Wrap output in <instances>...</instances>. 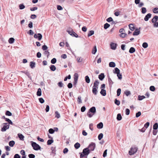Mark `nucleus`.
<instances>
[{
    "mask_svg": "<svg viewBox=\"0 0 158 158\" xmlns=\"http://www.w3.org/2000/svg\"><path fill=\"white\" fill-rule=\"evenodd\" d=\"M36 94L39 96H40L41 95V90L40 88H39L38 89Z\"/></svg>",
    "mask_w": 158,
    "mask_h": 158,
    "instance_id": "nucleus-18",
    "label": "nucleus"
},
{
    "mask_svg": "<svg viewBox=\"0 0 158 158\" xmlns=\"http://www.w3.org/2000/svg\"><path fill=\"white\" fill-rule=\"evenodd\" d=\"M158 128V124L157 123H155L153 126V130H156Z\"/></svg>",
    "mask_w": 158,
    "mask_h": 158,
    "instance_id": "nucleus-28",
    "label": "nucleus"
},
{
    "mask_svg": "<svg viewBox=\"0 0 158 158\" xmlns=\"http://www.w3.org/2000/svg\"><path fill=\"white\" fill-rule=\"evenodd\" d=\"M158 19V16L156 15H155L154 16L152 20V22L153 23H155Z\"/></svg>",
    "mask_w": 158,
    "mask_h": 158,
    "instance_id": "nucleus-12",
    "label": "nucleus"
},
{
    "mask_svg": "<svg viewBox=\"0 0 158 158\" xmlns=\"http://www.w3.org/2000/svg\"><path fill=\"white\" fill-rule=\"evenodd\" d=\"M121 89L120 88L118 89L117 91V95L118 96H119L121 94Z\"/></svg>",
    "mask_w": 158,
    "mask_h": 158,
    "instance_id": "nucleus-45",
    "label": "nucleus"
},
{
    "mask_svg": "<svg viewBox=\"0 0 158 158\" xmlns=\"http://www.w3.org/2000/svg\"><path fill=\"white\" fill-rule=\"evenodd\" d=\"M114 70L115 72H114V73L117 74V76L119 79H122V75L120 73L119 69L117 68H115L114 69Z\"/></svg>",
    "mask_w": 158,
    "mask_h": 158,
    "instance_id": "nucleus-4",
    "label": "nucleus"
},
{
    "mask_svg": "<svg viewBox=\"0 0 158 158\" xmlns=\"http://www.w3.org/2000/svg\"><path fill=\"white\" fill-rule=\"evenodd\" d=\"M56 62V60L55 58H53L51 60V63L52 64H55Z\"/></svg>",
    "mask_w": 158,
    "mask_h": 158,
    "instance_id": "nucleus-48",
    "label": "nucleus"
},
{
    "mask_svg": "<svg viewBox=\"0 0 158 158\" xmlns=\"http://www.w3.org/2000/svg\"><path fill=\"white\" fill-rule=\"evenodd\" d=\"M18 136L21 140H23L24 138V136L21 134H18Z\"/></svg>",
    "mask_w": 158,
    "mask_h": 158,
    "instance_id": "nucleus-31",
    "label": "nucleus"
},
{
    "mask_svg": "<svg viewBox=\"0 0 158 158\" xmlns=\"http://www.w3.org/2000/svg\"><path fill=\"white\" fill-rule=\"evenodd\" d=\"M113 19L112 18L110 17L106 19V21L109 22H111L112 21H113Z\"/></svg>",
    "mask_w": 158,
    "mask_h": 158,
    "instance_id": "nucleus-62",
    "label": "nucleus"
},
{
    "mask_svg": "<svg viewBox=\"0 0 158 158\" xmlns=\"http://www.w3.org/2000/svg\"><path fill=\"white\" fill-rule=\"evenodd\" d=\"M90 153V150L88 148H85L83 150L82 152V153H80V154L81 155V157L87 156Z\"/></svg>",
    "mask_w": 158,
    "mask_h": 158,
    "instance_id": "nucleus-2",
    "label": "nucleus"
},
{
    "mask_svg": "<svg viewBox=\"0 0 158 158\" xmlns=\"http://www.w3.org/2000/svg\"><path fill=\"white\" fill-rule=\"evenodd\" d=\"M135 48L133 47H131L130 48L129 50V52L131 53H132L134 52H135Z\"/></svg>",
    "mask_w": 158,
    "mask_h": 158,
    "instance_id": "nucleus-21",
    "label": "nucleus"
},
{
    "mask_svg": "<svg viewBox=\"0 0 158 158\" xmlns=\"http://www.w3.org/2000/svg\"><path fill=\"white\" fill-rule=\"evenodd\" d=\"M141 115V112L140 111H139L136 114V118H138L139 116H140Z\"/></svg>",
    "mask_w": 158,
    "mask_h": 158,
    "instance_id": "nucleus-57",
    "label": "nucleus"
},
{
    "mask_svg": "<svg viewBox=\"0 0 158 158\" xmlns=\"http://www.w3.org/2000/svg\"><path fill=\"white\" fill-rule=\"evenodd\" d=\"M129 29L131 31H134L135 29V27L133 24H130L129 25Z\"/></svg>",
    "mask_w": 158,
    "mask_h": 158,
    "instance_id": "nucleus-17",
    "label": "nucleus"
},
{
    "mask_svg": "<svg viewBox=\"0 0 158 158\" xmlns=\"http://www.w3.org/2000/svg\"><path fill=\"white\" fill-rule=\"evenodd\" d=\"M48 48V47L47 46L45 45H44L42 47V49L44 51H46Z\"/></svg>",
    "mask_w": 158,
    "mask_h": 158,
    "instance_id": "nucleus-51",
    "label": "nucleus"
},
{
    "mask_svg": "<svg viewBox=\"0 0 158 158\" xmlns=\"http://www.w3.org/2000/svg\"><path fill=\"white\" fill-rule=\"evenodd\" d=\"M89 112L95 114L96 112V108L94 106H93L89 109Z\"/></svg>",
    "mask_w": 158,
    "mask_h": 158,
    "instance_id": "nucleus-9",
    "label": "nucleus"
},
{
    "mask_svg": "<svg viewBox=\"0 0 158 158\" xmlns=\"http://www.w3.org/2000/svg\"><path fill=\"white\" fill-rule=\"evenodd\" d=\"M15 144V142L13 140L10 141L9 143V145L11 147H13Z\"/></svg>",
    "mask_w": 158,
    "mask_h": 158,
    "instance_id": "nucleus-20",
    "label": "nucleus"
},
{
    "mask_svg": "<svg viewBox=\"0 0 158 158\" xmlns=\"http://www.w3.org/2000/svg\"><path fill=\"white\" fill-rule=\"evenodd\" d=\"M6 115L10 116L12 115V113L9 111H6Z\"/></svg>",
    "mask_w": 158,
    "mask_h": 158,
    "instance_id": "nucleus-49",
    "label": "nucleus"
},
{
    "mask_svg": "<svg viewBox=\"0 0 158 158\" xmlns=\"http://www.w3.org/2000/svg\"><path fill=\"white\" fill-rule=\"evenodd\" d=\"M53 142V140L52 139H49L47 141V144L48 145H51Z\"/></svg>",
    "mask_w": 158,
    "mask_h": 158,
    "instance_id": "nucleus-38",
    "label": "nucleus"
},
{
    "mask_svg": "<svg viewBox=\"0 0 158 158\" xmlns=\"http://www.w3.org/2000/svg\"><path fill=\"white\" fill-rule=\"evenodd\" d=\"M94 34V31L93 30H91L89 31L88 33V37H89Z\"/></svg>",
    "mask_w": 158,
    "mask_h": 158,
    "instance_id": "nucleus-25",
    "label": "nucleus"
},
{
    "mask_svg": "<svg viewBox=\"0 0 158 158\" xmlns=\"http://www.w3.org/2000/svg\"><path fill=\"white\" fill-rule=\"evenodd\" d=\"M115 64L114 62H111L109 63V66L111 67H114L115 66Z\"/></svg>",
    "mask_w": 158,
    "mask_h": 158,
    "instance_id": "nucleus-19",
    "label": "nucleus"
},
{
    "mask_svg": "<svg viewBox=\"0 0 158 158\" xmlns=\"http://www.w3.org/2000/svg\"><path fill=\"white\" fill-rule=\"evenodd\" d=\"M148 46V44L146 42H144L142 44V47L145 48H147Z\"/></svg>",
    "mask_w": 158,
    "mask_h": 158,
    "instance_id": "nucleus-34",
    "label": "nucleus"
},
{
    "mask_svg": "<svg viewBox=\"0 0 158 158\" xmlns=\"http://www.w3.org/2000/svg\"><path fill=\"white\" fill-rule=\"evenodd\" d=\"M35 63L33 61H31L30 62V66L31 68H33L35 67Z\"/></svg>",
    "mask_w": 158,
    "mask_h": 158,
    "instance_id": "nucleus-24",
    "label": "nucleus"
},
{
    "mask_svg": "<svg viewBox=\"0 0 158 158\" xmlns=\"http://www.w3.org/2000/svg\"><path fill=\"white\" fill-rule=\"evenodd\" d=\"M147 12V10L146 8L145 7H142V13L144 14L145 13Z\"/></svg>",
    "mask_w": 158,
    "mask_h": 158,
    "instance_id": "nucleus-43",
    "label": "nucleus"
},
{
    "mask_svg": "<svg viewBox=\"0 0 158 158\" xmlns=\"http://www.w3.org/2000/svg\"><path fill=\"white\" fill-rule=\"evenodd\" d=\"M99 84V82L98 80H96L94 83V85L93 87L92 92L93 94L96 95L98 92L97 89L98 88V86Z\"/></svg>",
    "mask_w": 158,
    "mask_h": 158,
    "instance_id": "nucleus-1",
    "label": "nucleus"
},
{
    "mask_svg": "<svg viewBox=\"0 0 158 158\" xmlns=\"http://www.w3.org/2000/svg\"><path fill=\"white\" fill-rule=\"evenodd\" d=\"M78 75L77 73H75L74 74V80H78Z\"/></svg>",
    "mask_w": 158,
    "mask_h": 158,
    "instance_id": "nucleus-36",
    "label": "nucleus"
},
{
    "mask_svg": "<svg viewBox=\"0 0 158 158\" xmlns=\"http://www.w3.org/2000/svg\"><path fill=\"white\" fill-rule=\"evenodd\" d=\"M55 117L58 118L60 117V114L57 111H56L55 112Z\"/></svg>",
    "mask_w": 158,
    "mask_h": 158,
    "instance_id": "nucleus-32",
    "label": "nucleus"
},
{
    "mask_svg": "<svg viewBox=\"0 0 158 158\" xmlns=\"http://www.w3.org/2000/svg\"><path fill=\"white\" fill-rule=\"evenodd\" d=\"M15 41V39L13 38H10L8 40L9 43L10 44H12L14 43Z\"/></svg>",
    "mask_w": 158,
    "mask_h": 158,
    "instance_id": "nucleus-27",
    "label": "nucleus"
},
{
    "mask_svg": "<svg viewBox=\"0 0 158 158\" xmlns=\"http://www.w3.org/2000/svg\"><path fill=\"white\" fill-rule=\"evenodd\" d=\"M110 46L112 49L114 50L116 48L117 44L114 43H111L110 44Z\"/></svg>",
    "mask_w": 158,
    "mask_h": 158,
    "instance_id": "nucleus-10",
    "label": "nucleus"
},
{
    "mask_svg": "<svg viewBox=\"0 0 158 158\" xmlns=\"http://www.w3.org/2000/svg\"><path fill=\"white\" fill-rule=\"evenodd\" d=\"M107 151V149H106L104 151L103 155V157H105L106 156Z\"/></svg>",
    "mask_w": 158,
    "mask_h": 158,
    "instance_id": "nucleus-58",
    "label": "nucleus"
},
{
    "mask_svg": "<svg viewBox=\"0 0 158 158\" xmlns=\"http://www.w3.org/2000/svg\"><path fill=\"white\" fill-rule=\"evenodd\" d=\"M140 32V31L138 29H136L133 33V35H138L139 34Z\"/></svg>",
    "mask_w": 158,
    "mask_h": 158,
    "instance_id": "nucleus-14",
    "label": "nucleus"
},
{
    "mask_svg": "<svg viewBox=\"0 0 158 158\" xmlns=\"http://www.w3.org/2000/svg\"><path fill=\"white\" fill-rule=\"evenodd\" d=\"M104 77L105 76L103 73H101L98 76V78L101 81H102Z\"/></svg>",
    "mask_w": 158,
    "mask_h": 158,
    "instance_id": "nucleus-13",
    "label": "nucleus"
},
{
    "mask_svg": "<svg viewBox=\"0 0 158 158\" xmlns=\"http://www.w3.org/2000/svg\"><path fill=\"white\" fill-rule=\"evenodd\" d=\"M138 100L140 101L142 100L143 99L145 98V97L143 95H142V96L139 95V96H138Z\"/></svg>",
    "mask_w": 158,
    "mask_h": 158,
    "instance_id": "nucleus-35",
    "label": "nucleus"
},
{
    "mask_svg": "<svg viewBox=\"0 0 158 158\" xmlns=\"http://www.w3.org/2000/svg\"><path fill=\"white\" fill-rule=\"evenodd\" d=\"M27 33L29 35H31L34 34V32L31 30H30L29 31L27 32Z\"/></svg>",
    "mask_w": 158,
    "mask_h": 158,
    "instance_id": "nucleus-63",
    "label": "nucleus"
},
{
    "mask_svg": "<svg viewBox=\"0 0 158 158\" xmlns=\"http://www.w3.org/2000/svg\"><path fill=\"white\" fill-rule=\"evenodd\" d=\"M90 112H88L87 114V115L89 117V118H91L92 117L93 115L94 114H90Z\"/></svg>",
    "mask_w": 158,
    "mask_h": 158,
    "instance_id": "nucleus-54",
    "label": "nucleus"
},
{
    "mask_svg": "<svg viewBox=\"0 0 158 158\" xmlns=\"http://www.w3.org/2000/svg\"><path fill=\"white\" fill-rule=\"evenodd\" d=\"M153 13H158V8L156 7L152 10Z\"/></svg>",
    "mask_w": 158,
    "mask_h": 158,
    "instance_id": "nucleus-44",
    "label": "nucleus"
},
{
    "mask_svg": "<svg viewBox=\"0 0 158 158\" xmlns=\"http://www.w3.org/2000/svg\"><path fill=\"white\" fill-rule=\"evenodd\" d=\"M110 25L108 23H106L104 24V28L105 29H106L109 27Z\"/></svg>",
    "mask_w": 158,
    "mask_h": 158,
    "instance_id": "nucleus-37",
    "label": "nucleus"
},
{
    "mask_svg": "<svg viewBox=\"0 0 158 158\" xmlns=\"http://www.w3.org/2000/svg\"><path fill=\"white\" fill-rule=\"evenodd\" d=\"M85 81L86 83H89L90 81V80L89 77L88 76H86L85 77Z\"/></svg>",
    "mask_w": 158,
    "mask_h": 158,
    "instance_id": "nucleus-26",
    "label": "nucleus"
},
{
    "mask_svg": "<svg viewBox=\"0 0 158 158\" xmlns=\"http://www.w3.org/2000/svg\"><path fill=\"white\" fill-rule=\"evenodd\" d=\"M57 85L60 87H63L64 85L63 83L61 81L58 82L57 84Z\"/></svg>",
    "mask_w": 158,
    "mask_h": 158,
    "instance_id": "nucleus-40",
    "label": "nucleus"
},
{
    "mask_svg": "<svg viewBox=\"0 0 158 158\" xmlns=\"http://www.w3.org/2000/svg\"><path fill=\"white\" fill-rule=\"evenodd\" d=\"M19 9L21 10H22L25 8V6L23 4H20L19 6Z\"/></svg>",
    "mask_w": 158,
    "mask_h": 158,
    "instance_id": "nucleus-39",
    "label": "nucleus"
},
{
    "mask_svg": "<svg viewBox=\"0 0 158 158\" xmlns=\"http://www.w3.org/2000/svg\"><path fill=\"white\" fill-rule=\"evenodd\" d=\"M28 26L30 28H32L33 27V23L31 22H30L28 25Z\"/></svg>",
    "mask_w": 158,
    "mask_h": 158,
    "instance_id": "nucleus-60",
    "label": "nucleus"
},
{
    "mask_svg": "<svg viewBox=\"0 0 158 158\" xmlns=\"http://www.w3.org/2000/svg\"><path fill=\"white\" fill-rule=\"evenodd\" d=\"M100 93L103 96H105L106 94V90L103 89H101Z\"/></svg>",
    "mask_w": 158,
    "mask_h": 158,
    "instance_id": "nucleus-15",
    "label": "nucleus"
},
{
    "mask_svg": "<svg viewBox=\"0 0 158 158\" xmlns=\"http://www.w3.org/2000/svg\"><path fill=\"white\" fill-rule=\"evenodd\" d=\"M150 89L151 91H155V88L154 86H151L150 87Z\"/></svg>",
    "mask_w": 158,
    "mask_h": 158,
    "instance_id": "nucleus-56",
    "label": "nucleus"
},
{
    "mask_svg": "<svg viewBox=\"0 0 158 158\" xmlns=\"http://www.w3.org/2000/svg\"><path fill=\"white\" fill-rule=\"evenodd\" d=\"M21 157L20 156L17 154H15L14 156V158H20Z\"/></svg>",
    "mask_w": 158,
    "mask_h": 158,
    "instance_id": "nucleus-64",
    "label": "nucleus"
},
{
    "mask_svg": "<svg viewBox=\"0 0 158 158\" xmlns=\"http://www.w3.org/2000/svg\"><path fill=\"white\" fill-rule=\"evenodd\" d=\"M4 124L5 125L2 128L1 131H6L7 129H8L9 128V124L8 123H5Z\"/></svg>",
    "mask_w": 158,
    "mask_h": 158,
    "instance_id": "nucleus-6",
    "label": "nucleus"
},
{
    "mask_svg": "<svg viewBox=\"0 0 158 158\" xmlns=\"http://www.w3.org/2000/svg\"><path fill=\"white\" fill-rule=\"evenodd\" d=\"M97 51V49L96 46H95L92 51V53L94 54H95Z\"/></svg>",
    "mask_w": 158,
    "mask_h": 158,
    "instance_id": "nucleus-23",
    "label": "nucleus"
},
{
    "mask_svg": "<svg viewBox=\"0 0 158 158\" xmlns=\"http://www.w3.org/2000/svg\"><path fill=\"white\" fill-rule=\"evenodd\" d=\"M31 145L34 150H38L41 148V147L35 142H32Z\"/></svg>",
    "mask_w": 158,
    "mask_h": 158,
    "instance_id": "nucleus-3",
    "label": "nucleus"
},
{
    "mask_svg": "<svg viewBox=\"0 0 158 158\" xmlns=\"http://www.w3.org/2000/svg\"><path fill=\"white\" fill-rule=\"evenodd\" d=\"M73 30L72 29L71 30H67V31L68 32V33L70 34L71 35L72 34L73 32Z\"/></svg>",
    "mask_w": 158,
    "mask_h": 158,
    "instance_id": "nucleus-55",
    "label": "nucleus"
},
{
    "mask_svg": "<svg viewBox=\"0 0 158 158\" xmlns=\"http://www.w3.org/2000/svg\"><path fill=\"white\" fill-rule=\"evenodd\" d=\"M71 36L75 37L76 38H77L78 37V35L73 31V32L71 35Z\"/></svg>",
    "mask_w": 158,
    "mask_h": 158,
    "instance_id": "nucleus-50",
    "label": "nucleus"
},
{
    "mask_svg": "<svg viewBox=\"0 0 158 158\" xmlns=\"http://www.w3.org/2000/svg\"><path fill=\"white\" fill-rule=\"evenodd\" d=\"M34 37L35 38H38L39 40H40L42 37V35L40 33H38L37 34H35L34 35Z\"/></svg>",
    "mask_w": 158,
    "mask_h": 158,
    "instance_id": "nucleus-8",
    "label": "nucleus"
},
{
    "mask_svg": "<svg viewBox=\"0 0 158 158\" xmlns=\"http://www.w3.org/2000/svg\"><path fill=\"white\" fill-rule=\"evenodd\" d=\"M95 144L94 143L92 142L91 143L89 146L87 148H88V149L89 148L90 151H94L95 149Z\"/></svg>",
    "mask_w": 158,
    "mask_h": 158,
    "instance_id": "nucleus-7",
    "label": "nucleus"
},
{
    "mask_svg": "<svg viewBox=\"0 0 158 158\" xmlns=\"http://www.w3.org/2000/svg\"><path fill=\"white\" fill-rule=\"evenodd\" d=\"M138 148L136 147L131 148L129 152V154L131 155L134 154L137 151Z\"/></svg>",
    "mask_w": 158,
    "mask_h": 158,
    "instance_id": "nucleus-5",
    "label": "nucleus"
},
{
    "mask_svg": "<svg viewBox=\"0 0 158 158\" xmlns=\"http://www.w3.org/2000/svg\"><path fill=\"white\" fill-rule=\"evenodd\" d=\"M125 94L127 96H128L130 94H131V93L130 91L128 90H126L125 92Z\"/></svg>",
    "mask_w": 158,
    "mask_h": 158,
    "instance_id": "nucleus-47",
    "label": "nucleus"
},
{
    "mask_svg": "<svg viewBox=\"0 0 158 158\" xmlns=\"http://www.w3.org/2000/svg\"><path fill=\"white\" fill-rule=\"evenodd\" d=\"M39 102L41 103H43L44 102V100L42 98H40L39 99Z\"/></svg>",
    "mask_w": 158,
    "mask_h": 158,
    "instance_id": "nucleus-52",
    "label": "nucleus"
},
{
    "mask_svg": "<svg viewBox=\"0 0 158 158\" xmlns=\"http://www.w3.org/2000/svg\"><path fill=\"white\" fill-rule=\"evenodd\" d=\"M80 144L78 143H77L74 144V147L76 149H78L80 147Z\"/></svg>",
    "mask_w": 158,
    "mask_h": 158,
    "instance_id": "nucleus-30",
    "label": "nucleus"
},
{
    "mask_svg": "<svg viewBox=\"0 0 158 158\" xmlns=\"http://www.w3.org/2000/svg\"><path fill=\"white\" fill-rule=\"evenodd\" d=\"M122 119V117L120 114H118L117 115V119L118 121L121 120Z\"/></svg>",
    "mask_w": 158,
    "mask_h": 158,
    "instance_id": "nucleus-22",
    "label": "nucleus"
},
{
    "mask_svg": "<svg viewBox=\"0 0 158 158\" xmlns=\"http://www.w3.org/2000/svg\"><path fill=\"white\" fill-rule=\"evenodd\" d=\"M5 121L6 122H8V124L13 125V123L8 118H5Z\"/></svg>",
    "mask_w": 158,
    "mask_h": 158,
    "instance_id": "nucleus-33",
    "label": "nucleus"
},
{
    "mask_svg": "<svg viewBox=\"0 0 158 158\" xmlns=\"http://www.w3.org/2000/svg\"><path fill=\"white\" fill-rule=\"evenodd\" d=\"M48 132L50 134H52L54 133L55 130L52 128H50L48 130Z\"/></svg>",
    "mask_w": 158,
    "mask_h": 158,
    "instance_id": "nucleus-46",
    "label": "nucleus"
},
{
    "mask_svg": "<svg viewBox=\"0 0 158 158\" xmlns=\"http://www.w3.org/2000/svg\"><path fill=\"white\" fill-rule=\"evenodd\" d=\"M152 15L150 13H148L145 16L144 20L145 21H148L149 18H151Z\"/></svg>",
    "mask_w": 158,
    "mask_h": 158,
    "instance_id": "nucleus-11",
    "label": "nucleus"
},
{
    "mask_svg": "<svg viewBox=\"0 0 158 158\" xmlns=\"http://www.w3.org/2000/svg\"><path fill=\"white\" fill-rule=\"evenodd\" d=\"M50 69L52 71H55L56 69V67L55 65H52L50 67Z\"/></svg>",
    "mask_w": 158,
    "mask_h": 158,
    "instance_id": "nucleus-29",
    "label": "nucleus"
},
{
    "mask_svg": "<svg viewBox=\"0 0 158 158\" xmlns=\"http://www.w3.org/2000/svg\"><path fill=\"white\" fill-rule=\"evenodd\" d=\"M114 103L117 105L119 106L120 104V101L117 99H115L114 100Z\"/></svg>",
    "mask_w": 158,
    "mask_h": 158,
    "instance_id": "nucleus-41",
    "label": "nucleus"
},
{
    "mask_svg": "<svg viewBox=\"0 0 158 158\" xmlns=\"http://www.w3.org/2000/svg\"><path fill=\"white\" fill-rule=\"evenodd\" d=\"M103 127V124L102 122H100L97 125V127L98 129H102Z\"/></svg>",
    "mask_w": 158,
    "mask_h": 158,
    "instance_id": "nucleus-16",
    "label": "nucleus"
},
{
    "mask_svg": "<svg viewBox=\"0 0 158 158\" xmlns=\"http://www.w3.org/2000/svg\"><path fill=\"white\" fill-rule=\"evenodd\" d=\"M77 60L78 62H81L82 61V59L81 57H78L77 59Z\"/></svg>",
    "mask_w": 158,
    "mask_h": 158,
    "instance_id": "nucleus-53",
    "label": "nucleus"
},
{
    "mask_svg": "<svg viewBox=\"0 0 158 158\" xmlns=\"http://www.w3.org/2000/svg\"><path fill=\"white\" fill-rule=\"evenodd\" d=\"M103 134L102 133H100L99 135H98V139L99 140H100L101 139L103 138Z\"/></svg>",
    "mask_w": 158,
    "mask_h": 158,
    "instance_id": "nucleus-42",
    "label": "nucleus"
},
{
    "mask_svg": "<svg viewBox=\"0 0 158 158\" xmlns=\"http://www.w3.org/2000/svg\"><path fill=\"white\" fill-rule=\"evenodd\" d=\"M28 157L29 158H35V156L34 154H31L28 155Z\"/></svg>",
    "mask_w": 158,
    "mask_h": 158,
    "instance_id": "nucleus-59",
    "label": "nucleus"
},
{
    "mask_svg": "<svg viewBox=\"0 0 158 158\" xmlns=\"http://www.w3.org/2000/svg\"><path fill=\"white\" fill-rule=\"evenodd\" d=\"M130 110L128 109H126V114L128 115L130 114Z\"/></svg>",
    "mask_w": 158,
    "mask_h": 158,
    "instance_id": "nucleus-61",
    "label": "nucleus"
}]
</instances>
